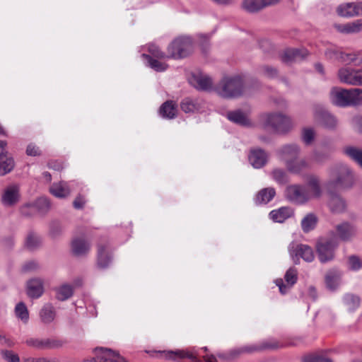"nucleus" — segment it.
Here are the masks:
<instances>
[{"mask_svg": "<svg viewBox=\"0 0 362 362\" xmlns=\"http://www.w3.org/2000/svg\"><path fill=\"white\" fill-rule=\"evenodd\" d=\"M304 362H332L330 359L320 356H308L304 358Z\"/></svg>", "mask_w": 362, "mask_h": 362, "instance_id": "bf43d9fd", "label": "nucleus"}, {"mask_svg": "<svg viewBox=\"0 0 362 362\" xmlns=\"http://www.w3.org/2000/svg\"><path fill=\"white\" fill-rule=\"evenodd\" d=\"M341 52L336 48H329L325 52V56L327 59L333 60H339Z\"/></svg>", "mask_w": 362, "mask_h": 362, "instance_id": "4d7b16f0", "label": "nucleus"}, {"mask_svg": "<svg viewBox=\"0 0 362 362\" xmlns=\"http://www.w3.org/2000/svg\"><path fill=\"white\" fill-rule=\"evenodd\" d=\"M276 153L279 158L286 165L288 161L298 158L300 153V148L296 144H285L277 150Z\"/></svg>", "mask_w": 362, "mask_h": 362, "instance_id": "f8f14e48", "label": "nucleus"}, {"mask_svg": "<svg viewBox=\"0 0 362 362\" xmlns=\"http://www.w3.org/2000/svg\"><path fill=\"white\" fill-rule=\"evenodd\" d=\"M279 1L280 0H243L242 7L248 13H256Z\"/></svg>", "mask_w": 362, "mask_h": 362, "instance_id": "4468645a", "label": "nucleus"}, {"mask_svg": "<svg viewBox=\"0 0 362 362\" xmlns=\"http://www.w3.org/2000/svg\"><path fill=\"white\" fill-rule=\"evenodd\" d=\"M285 196L288 200L297 204H302L308 202L306 188L300 185L288 186L285 191Z\"/></svg>", "mask_w": 362, "mask_h": 362, "instance_id": "1a4fd4ad", "label": "nucleus"}, {"mask_svg": "<svg viewBox=\"0 0 362 362\" xmlns=\"http://www.w3.org/2000/svg\"><path fill=\"white\" fill-rule=\"evenodd\" d=\"M56 317L54 308L52 305L45 304L40 311V317L41 321L45 324L52 322Z\"/></svg>", "mask_w": 362, "mask_h": 362, "instance_id": "2f4dec72", "label": "nucleus"}, {"mask_svg": "<svg viewBox=\"0 0 362 362\" xmlns=\"http://www.w3.org/2000/svg\"><path fill=\"white\" fill-rule=\"evenodd\" d=\"M260 122L266 128L277 133H286L291 129V119L280 113H264L260 115Z\"/></svg>", "mask_w": 362, "mask_h": 362, "instance_id": "f03ea898", "label": "nucleus"}, {"mask_svg": "<svg viewBox=\"0 0 362 362\" xmlns=\"http://www.w3.org/2000/svg\"><path fill=\"white\" fill-rule=\"evenodd\" d=\"M306 194L308 195V201L312 199L320 198L322 190L320 187V179L315 175H310L308 177L306 185Z\"/></svg>", "mask_w": 362, "mask_h": 362, "instance_id": "f3484780", "label": "nucleus"}, {"mask_svg": "<svg viewBox=\"0 0 362 362\" xmlns=\"http://www.w3.org/2000/svg\"><path fill=\"white\" fill-rule=\"evenodd\" d=\"M264 74L268 77H274L276 75V70L272 67L266 66L263 69Z\"/></svg>", "mask_w": 362, "mask_h": 362, "instance_id": "338daca9", "label": "nucleus"}, {"mask_svg": "<svg viewBox=\"0 0 362 362\" xmlns=\"http://www.w3.org/2000/svg\"><path fill=\"white\" fill-rule=\"evenodd\" d=\"M337 246V242L335 239L319 240L316 245L319 260L322 263H325L333 259Z\"/></svg>", "mask_w": 362, "mask_h": 362, "instance_id": "423d86ee", "label": "nucleus"}, {"mask_svg": "<svg viewBox=\"0 0 362 362\" xmlns=\"http://www.w3.org/2000/svg\"><path fill=\"white\" fill-rule=\"evenodd\" d=\"M95 351L101 352V359L103 362H126L122 356L111 349L98 347Z\"/></svg>", "mask_w": 362, "mask_h": 362, "instance_id": "7c9ffc66", "label": "nucleus"}, {"mask_svg": "<svg viewBox=\"0 0 362 362\" xmlns=\"http://www.w3.org/2000/svg\"><path fill=\"white\" fill-rule=\"evenodd\" d=\"M351 124L358 132H362V114L354 116L351 119Z\"/></svg>", "mask_w": 362, "mask_h": 362, "instance_id": "13d9d810", "label": "nucleus"}, {"mask_svg": "<svg viewBox=\"0 0 362 362\" xmlns=\"http://www.w3.org/2000/svg\"><path fill=\"white\" fill-rule=\"evenodd\" d=\"M28 346L33 347L37 349H44V339L30 338L25 341Z\"/></svg>", "mask_w": 362, "mask_h": 362, "instance_id": "603ef678", "label": "nucleus"}, {"mask_svg": "<svg viewBox=\"0 0 362 362\" xmlns=\"http://www.w3.org/2000/svg\"><path fill=\"white\" fill-rule=\"evenodd\" d=\"M284 279L287 285L284 284L281 279L276 280V284L279 288V291L282 294H285L296 283L298 279V272L296 269L291 267L289 268L285 274Z\"/></svg>", "mask_w": 362, "mask_h": 362, "instance_id": "dca6fc26", "label": "nucleus"}, {"mask_svg": "<svg viewBox=\"0 0 362 362\" xmlns=\"http://www.w3.org/2000/svg\"><path fill=\"white\" fill-rule=\"evenodd\" d=\"M276 195L274 187H266L259 190L255 197L254 201L257 205L267 204L272 201Z\"/></svg>", "mask_w": 362, "mask_h": 362, "instance_id": "393cba45", "label": "nucleus"}, {"mask_svg": "<svg viewBox=\"0 0 362 362\" xmlns=\"http://www.w3.org/2000/svg\"><path fill=\"white\" fill-rule=\"evenodd\" d=\"M353 175L347 166L340 165L330 170V179L327 183L328 189H345L352 185Z\"/></svg>", "mask_w": 362, "mask_h": 362, "instance_id": "7ed1b4c3", "label": "nucleus"}, {"mask_svg": "<svg viewBox=\"0 0 362 362\" xmlns=\"http://www.w3.org/2000/svg\"><path fill=\"white\" fill-rule=\"evenodd\" d=\"M50 207L49 200L46 197H40L35 203L27 204L21 207V214L29 216L35 213L44 214L47 212Z\"/></svg>", "mask_w": 362, "mask_h": 362, "instance_id": "9d476101", "label": "nucleus"}, {"mask_svg": "<svg viewBox=\"0 0 362 362\" xmlns=\"http://www.w3.org/2000/svg\"><path fill=\"white\" fill-rule=\"evenodd\" d=\"M350 106H362V89L354 88L349 89Z\"/></svg>", "mask_w": 362, "mask_h": 362, "instance_id": "c03bdc74", "label": "nucleus"}, {"mask_svg": "<svg viewBox=\"0 0 362 362\" xmlns=\"http://www.w3.org/2000/svg\"><path fill=\"white\" fill-rule=\"evenodd\" d=\"M271 175L272 179L279 185H284L288 182V176L286 172L283 169H274Z\"/></svg>", "mask_w": 362, "mask_h": 362, "instance_id": "a18cd8bd", "label": "nucleus"}, {"mask_svg": "<svg viewBox=\"0 0 362 362\" xmlns=\"http://www.w3.org/2000/svg\"><path fill=\"white\" fill-rule=\"evenodd\" d=\"M73 287L69 284H64L56 291V297L60 300H65L69 298L73 294Z\"/></svg>", "mask_w": 362, "mask_h": 362, "instance_id": "79ce46f5", "label": "nucleus"}, {"mask_svg": "<svg viewBox=\"0 0 362 362\" xmlns=\"http://www.w3.org/2000/svg\"><path fill=\"white\" fill-rule=\"evenodd\" d=\"M285 165L288 172L297 175L300 174L304 170L309 168V164L305 159L298 158L288 161Z\"/></svg>", "mask_w": 362, "mask_h": 362, "instance_id": "cd10ccee", "label": "nucleus"}, {"mask_svg": "<svg viewBox=\"0 0 362 362\" xmlns=\"http://www.w3.org/2000/svg\"><path fill=\"white\" fill-rule=\"evenodd\" d=\"M293 215V210L288 206H282L270 211V219L276 223H283Z\"/></svg>", "mask_w": 362, "mask_h": 362, "instance_id": "b1692460", "label": "nucleus"}, {"mask_svg": "<svg viewBox=\"0 0 362 362\" xmlns=\"http://www.w3.org/2000/svg\"><path fill=\"white\" fill-rule=\"evenodd\" d=\"M190 83L197 88L202 90H210L213 87L211 78L207 75L202 74H194Z\"/></svg>", "mask_w": 362, "mask_h": 362, "instance_id": "412c9836", "label": "nucleus"}, {"mask_svg": "<svg viewBox=\"0 0 362 362\" xmlns=\"http://www.w3.org/2000/svg\"><path fill=\"white\" fill-rule=\"evenodd\" d=\"M227 117L230 121L242 126L248 127L251 124L247 117L240 110L228 112Z\"/></svg>", "mask_w": 362, "mask_h": 362, "instance_id": "c9c22d12", "label": "nucleus"}, {"mask_svg": "<svg viewBox=\"0 0 362 362\" xmlns=\"http://www.w3.org/2000/svg\"><path fill=\"white\" fill-rule=\"evenodd\" d=\"M1 354L4 359H5L8 362H19L20 358L18 356L13 352L12 351L8 350H2L1 351Z\"/></svg>", "mask_w": 362, "mask_h": 362, "instance_id": "864d4df0", "label": "nucleus"}, {"mask_svg": "<svg viewBox=\"0 0 362 362\" xmlns=\"http://www.w3.org/2000/svg\"><path fill=\"white\" fill-rule=\"evenodd\" d=\"M249 161L255 168H261L267 163V155L262 149H252L249 155Z\"/></svg>", "mask_w": 362, "mask_h": 362, "instance_id": "4be33fe9", "label": "nucleus"}, {"mask_svg": "<svg viewBox=\"0 0 362 362\" xmlns=\"http://www.w3.org/2000/svg\"><path fill=\"white\" fill-rule=\"evenodd\" d=\"M315 132L312 128H304L302 131V140L306 145H310L313 141Z\"/></svg>", "mask_w": 362, "mask_h": 362, "instance_id": "3c124183", "label": "nucleus"}, {"mask_svg": "<svg viewBox=\"0 0 362 362\" xmlns=\"http://www.w3.org/2000/svg\"><path fill=\"white\" fill-rule=\"evenodd\" d=\"M313 115L315 122L325 128L334 129L337 126L336 117L322 106L315 107Z\"/></svg>", "mask_w": 362, "mask_h": 362, "instance_id": "6e6552de", "label": "nucleus"}, {"mask_svg": "<svg viewBox=\"0 0 362 362\" xmlns=\"http://www.w3.org/2000/svg\"><path fill=\"white\" fill-rule=\"evenodd\" d=\"M308 55V52L305 48H288L285 49L282 53L281 60L285 63H291L295 61L301 60Z\"/></svg>", "mask_w": 362, "mask_h": 362, "instance_id": "a211bd4d", "label": "nucleus"}, {"mask_svg": "<svg viewBox=\"0 0 362 362\" xmlns=\"http://www.w3.org/2000/svg\"><path fill=\"white\" fill-rule=\"evenodd\" d=\"M177 106L173 101L164 103L159 110L160 115L167 119H173L177 115Z\"/></svg>", "mask_w": 362, "mask_h": 362, "instance_id": "72a5a7b5", "label": "nucleus"}, {"mask_svg": "<svg viewBox=\"0 0 362 362\" xmlns=\"http://www.w3.org/2000/svg\"><path fill=\"white\" fill-rule=\"evenodd\" d=\"M353 55V64L362 66V51L354 52Z\"/></svg>", "mask_w": 362, "mask_h": 362, "instance_id": "e2e57ef3", "label": "nucleus"}, {"mask_svg": "<svg viewBox=\"0 0 362 362\" xmlns=\"http://www.w3.org/2000/svg\"><path fill=\"white\" fill-rule=\"evenodd\" d=\"M20 198V187L18 185H11L3 192L1 202L4 205L11 206L16 204Z\"/></svg>", "mask_w": 362, "mask_h": 362, "instance_id": "2eb2a0df", "label": "nucleus"}, {"mask_svg": "<svg viewBox=\"0 0 362 362\" xmlns=\"http://www.w3.org/2000/svg\"><path fill=\"white\" fill-rule=\"evenodd\" d=\"M339 80L351 86H362V69H353L350 67H342L337 73Z\"/></svg>", "mask_w": 362, "mask_h": 362, "instance_id": "0eeeda50", "label": "nucleus"}, {"mask_svg": "<svg viewBox=\"0 0 362 362\" xmlns=\"http://www.w3.org/2000/svg\"><path fill=\"white\" fill-rule=\"evenodd\" d=\"M148 51L153 57L158 59L168 58L164 52L160 50V49L155 45H150L148 46Z\"/></svg>", "mask_w": 362, "mask_h": 362, "instance_id": "6e6d98bb", "label": "nucleus"}, {"mask_svg": "<svg viewBox=\"0 0 362 362\" xmlns=\"http://www.w3.org/2000/svg\"><path fill=\"white\" fill-rule=\"evenodd\" d=\"M243 90L244 83L240 76H226L215 87V91L226 98L238 97L242 95Z\"/></svg>", "mask_w": 362, "mask_h": 362, "instance_id": "f257e3e1", "label": "nucleus"}, {"mask_svg": "<svg viewBox=\"0 0 362 362\" xmlns=\"http://www.w3.org/2000/svg\"><path fill=\"white\" fill-rule=\"evenodd\" d=\"M353 57H354L353 52L345 53V52H341L339 61L342 63L351 64H353Z\"/></svg>", "mask_w": 362, "mask_h": 362, "instance_id": "052dcab7", "label": "nucleus"}, {"mask_svg": "<svg viewBox=\"0 0 362 362\" xmlns=\"http://www.w3.org/2000/svg\"><path fill=\"white\" fill-rule=\"evenodd\" d=\"M317 222L318 218L315 214H308L301 221V228L304 233H308L315 228Z\"/></svg>", "mask_w": 362, "mask_h": 362, "instance_id": "f704fd0d", "label": "nucleus"}, {"mask_svg": "<svg viewBox=\"0 0 362 362\" xmlns=\"http://www.w3.org/2000/svg\"><path fill=\"white\" fill-rule=\"evenodd\" d=\"M328 205L334 213H341L346 209V203L344 199L335 194H331Z\"/></svg>", "mask_w": 362, "mask_h": 362, "instance_id": "473e14b6", "label": "nucleus"}, {"mask_svg": "<svg viewBox=\"0 0 362 362\" xmlns=\"http://www.w3.org/2000/svg\"><path fill=\"white\" fill-rule=\"evenodd\" d=\"M15 315L16 317L21 320L23 323H27L29 320V313L26 305L20 302L15 307Z\"/></svg>", "mask_w": 362, "mask_h": 362, "instance_id": "37998d69", "label": "nucleus"}, {"mask_svg": "<svg viewBox=\"0 0 362 362\" xmlns=\"http://www.w3.org/2000/svg\"><path fill=\"white\" fill-rule=\"evenodd\" d=\"M23 362H59L57 359L47 360L45 358L27 357L23 359Z\"/></svg>", "mask_w": 362, "mask_h": 362, "instance_id": "680f3d73", "label": "nucleus"}, {"mask_svg": "<svg viewBox=\"0 0 362 362\" xmlns=\"http://www.w3.org/2000/svg\"><path fill=\"white\" fill-rule=\"evenodd\" d=\"M348 264L351 270L357 271L362 268V261L356 256H351L349 258Z\"/></svg>", "mask_w": 362, "mask_h": 362, "instance_id": "5fc2aeb1", "label": "nucleus"}, {"mask_svg": "<svg viewBox=\"0 0 362 362\" xmlns=\"http://www.w3.org/2000/svg\"><path fill=\"white\" fill-rule=\"evenodd\" d=\"M193 42L189 36H180L175 39L168 47V58L181 59L187 57L193 51Z\"/></svg>", "mask_w": 362, "mask_h": 362, "instance_id": "20e7f679", "label": "nucleus"}, {"mask_svg": "<svg viewBox=\"0 0 362 362\" xmlns=\"http://www.w3.org/2000/svg\"><path fill=\"white\" fill-rule=\"evenodd\" d=\"M341 274L337 270L329 271L325 276V284L327 288L334 291L338 288L341 283Z\"/></svg>", "mask_w": 362, "mask_h": 362, "instance_id": "c85d7f7f", "label": "nucleus"}, {"mask_svg": "<svg viewBox=\"0 0 362 362\" xmlns=\"http://www.w3.org/2000/svg\"><path fill=\"white\" fill-rule=\"evenodd\" d=\"M337 28L340 33L344 34L358 33L362 31V18L345 24L338 25Z\"/></svg>", "mask_w": 362, "mask_h": 362, "instance_id": "bb28decb", "label": "nucleus"}, {"mask_svg": "<svg viewBox=\"0 0 362 362\" xmlns=\"http://www.w3.org/2000/svg\"><path fill=\"white\" fill-rule=\"evenodd\" d=\"M90 250V244L83 238H74L71 242V251L77 257L86 255Z\"/></svg>", "mask_w": 362, "mask_h": 362, "instance_id": "5701e85b", "label": "nucleus"}, {"mask_svg": "<svg viewBox=\"0 0 362 362\" xmlns=\"http://www.w3.org/2000/svg\"><path fill=\"white\" fill-rule=\"evenodd\" d=\"M204 102L199 99L185 98L180 104V107L185 113H195L202 110Z\"/></svg>", "mask_w": 362, "mask_h": 362, "instance_id": "aec40b11", "label": "nucleus"}, {"mask_svg": "<svg viewBox=\"0 0 362 362\" xmlns=\"http://www.w3.org/2000/svg\"><path fill=\"white\" fill-rule=\"evenodd\" d=\"M277 347L278 346L276 344L265 343L261 348H258L257 346H243L239 349L231 351L230 354L231 357H235L241 353H250L257 351L259 349H276Z\"/></svg>", "mask_w": 362, "mask_h": 362, "instance_id": "58836bf2", "label": "nucleus"}, {"mask_svg": "<svg viewBox=\"0 0 362 362\" xmlns=\"http://www.w3.org/2000/svg\"><path fill=\"white\" fill-rule=\"evenodd\" d=\"M111 261V257L106 252V247L104 245H99L98 250V265L100 268H106Z\"/></svg>", "mask_w": 362, "mask_h": 362, "instance_id": "ea45409f", "label": "nucleus"}, {"mask_svg": "<svg viewBox=\"0 0 362 362\" xmlns=\"http://www.w3.org/2000/svg\"><path fill=\"white\" fill-rule=\"evenodd\" d=\"M330 100L339 107L350 106L349 89L334 87L330 91Z\"/></svg>", "mask_w": 362, "mask_h": 362, "instance_id": "ddd939ff", "label": "nucleus"}, {"mask_svg": "<svg viewBox=\"0 0 362 362\" xmlns=\"http://www.w3.org/2000/svg\"><path fill=\"white\" fill-rule=\"evenodd\" d=\"M142 57L147 59L148 66L156 70V71H163L166 70L168 65L165 63L161 62L158 59H153L150 55L143 54Z\"/></svg>", "mask_w": 362, "mask_h": 362, "instance_id": "49530a36", "label": "nucleus"}, {"mask_svg": "<svg viewBox=\"0 0 362 362\" xmlns=\"http://www.w3.org/2000/svg\"><path fill=\"white\" fill-rule=\"evenodd\" d=\"M85 203H86V200H85L84 197L79 195L75 199L73 204H74V208L79 209L83 208Z\"/></svg>", "mask_w": 362, "mask_h": 362, "instance_id": "69168bd1", "label": "nucleus"}, {"mask_svg": "<svg viewBox=\"0 0 362 362\" xmlns=\"http://www.w3.org/2000/svg\"><path fill=\"white\" fill-rule=\"evenodd\" d=\"M26 293L31 298H39L44 293L43 281L39 278L30 279L27 282Z\"/></svg>", "mask_w": 362, "mask_h": 362, "instance_id": "6ab92c4d", "label": "nucleus"}, {"mask_svg": "<svg viewBox=\"0 0 362 362\" xmlns=\"http://www.w3.org/2000/svg\"><path fill=\"white\" fill-rule=\"evenodd\" d=\"M14 167L13 158L8 157L6 154H0V175H4L12 170Z\"/></svg>", "mask_w": 362, "mask_h": 362, "instance_id": "4c0bfd02", "label": "nucleus"}, {"mask_svg": "<svg viewBox=\"0 0 362 362\" xmlns=\"http://www.w3.org/2000/svg\"><path fill=\"white\" fill-rule=\"evenodd\" d=\"M96 357L91 358L90 359L84 360L83 362H103L101 359V352L95 350Z\"/></svg>", "mask_w": 362, "mask_h": 362, "instance_id": "774afa93", "label": "nucleus"}, {"mask_svg": "<svg viewBox=\"0 0 362 362\" xmlns=\"http://www.w3.org/2000/svg\"><path fill=\"white\" fill-rule=\"evenodd\" d=\"M40 238L34 233L29 234L25 241V245L30 250H34L37 248L40 245Z\"/></svg>", "mask_w": 362, "mask_h": 362, "instance_id": "8fccbe9b", "label": "nucleus"}, {"mask_svg": "<svg viewBox=\"0 0 362 362\" xmlns=\"http://www.w3.org/2000/svg\"><path fill=\"white\" fill-rule=\"evenodd\" d=\"M345 153L362 167V151L354 147L346 148Z\"/></svg>", "mask_w": 362, "mask_h": 362, "instance_id": "de8ad7c7", "label": "nucleus"}, {"mask_svg": "<svg viewBox=\"0 0 362 362\" xmlns=\"http://www.w3.org/2000/svg\"><path fill=\"white\" fill-rule=\"evenodd\" d=\"M26 153L28 156H35L40 154L39 148L33 144L28 146Z\"/></svg>", "mask_w": 362, "mask_h": 362, "instance_id": "0e129e2a", "label": "nucleus"}, {"mask_svg": "<svg viewBox=\"0 0 362 362\" xmlns=\"http://www.w3.org/2000/svg\"><path fill=\"white\" fill-rule=\"evenodd\" d=\"M199 356V351L194 348L192 350H178L176 351H169L167 354V357L169 358L175 359L176 358H188L192 361V362H200L197 356Z\"/></svg>", "mask_w": 362, "mask_h": 362, "instance_id": "a878e982", "label": "nucleus"}, {"mask_svg": "<svg viewBox=\"0 0 362 362\" xmlns=\"http://www.w3.org/2000/svg\"><path fill=\"white\" fill-rule=\"evenodd\" d=\"M344 305L350 311H353L358 308L360 305V298L354 294L347 293L343 298Z\"/></svg>", "mask_w": 362, "mask_h": 362, "instance_id": "a19ab883", "label": "nucleus"}, {"mask_svg": "<svg viewBox=\"0 0 362 362\" xmlns=\"http://www.w3.org/2000/svg\"><path fill=\"white\" fill-rule=\"evenodd\" d=\"M288 250L290 257L296 264L300 263V258L307 262H313L315 258L313 249L308 245L292 242L289 244Z\"/></svg>", "mask_w": 362, "mask_h": 362, "instance_id": "39448f33", "label": "nucleus"}, {"mask_svg": "<svg viewBox=\"0 0 362 362\" xmlns=\"http://www.w3.org/2000/svg\"><path fill=\"white\" fill-rule=\"evenodd\" d=\"M337 13L344 18L362 16V1L341 4L337 6Z\"/></svg>", "mask_w": 362, "mask_h": 362, "instance_id": "9b49d317", "label": "nucleus"}, {"mask_svg": "<svg viewBox=\"0 0 362 362\" xmlns=\"http://www.w3.org/2000/svg\"><path fill=\"white\" fill-rule=\"evenodd\" d=\"M64 341L56 338L44 339V349H52L60 348L63 346Z\"/></svg>", "mask_w": 362, "mask_h": 362, "instance_id": "09e8293b", "label": "nucleus"}, {"mask_svg": "<svg viewBox=\"0 0 362 362\" xmlns=\"http://www.w3.org/2000/svg\"><path fill=\"white\" fill-rule=\"evenodd\" d=\"M49 192L57 198H64L70 194V189L67 182H59L54 183L51 186Z\"/></svg>", "mask_w": 362, "mask_h": 362, "instance_id": "c756f323", "label": "nucleus"}, {"mask_svg": "<svg viewBox=\"0 0 362 362\" xmlns=\"http://www.w3.org/2000/svg\"><path fill=\"white\" fill-rule=\"evenodd\" d=\"M337 231L343 240H348L356 233L355 228L349 223H343L337 226Z\"/></svg>", "mask_w": 362, "mask_h": 362, "instance_id": "e433bc0d", "label": "nucleus"}]
</instances>
